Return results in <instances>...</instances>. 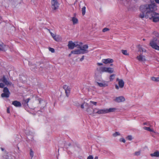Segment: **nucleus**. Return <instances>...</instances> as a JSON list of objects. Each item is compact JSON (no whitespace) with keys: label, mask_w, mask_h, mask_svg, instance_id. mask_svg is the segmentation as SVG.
Returning <instances> with one entry per match:
<instances>
[{"label":"nucleus","mask_w":159,"mask_h":159,"mask_svg":"<svg viewBox=\"0 0 159 159\" xmlns=\"http://www.w3.org/2000/svg\"><path fill=\"white\" fill-rule=\"evenodd\" d=\"M157 9V7L154 3L141 6L140 7L141 13L140 14L139 17L142 19L145 18H149L154 22H159V13L155 12Z\"/></svg>","instance_id":"f257e3e1"},{"label":"nucleus","mask_w":159,"mask_h":159,"mask_svg":"<svg viewBox=\"0 0 159 159\" xmlns=\"http://www.w3.org/2000/svg\"><path fill=\"white\" fill-rule=\"evenodd\" d=\"M149 44L152 48L159 51V46L157 45V39L156 38H153L150 41Z\"/></svg>","instance_id":"f03ea898"},{"label":"nucleus","mask_w":159,"mask_h":159,"mask_svg":"<svg viewBox=\"0 0 159 159\" xmlns=\"http://www.w3.org/2000/svg\"><path fill=\"white\" fill-rule=\"evenodd\" d=\"M79 43L78 46L77 47V48L80 49L83 54L88 53L89 52V51L87 50L88 48V46L87 45H84L82 46V43Z\"/></svg>","instance_id":"7ed1b4c3"},{"label":"nucleus","mask_w":159,"mask_h":159,"mask_svg":"<svg viewBox=\"0 0 159 159\" xmlns=\"http://www.w3.org/2000/svg\"><path fill=\"white\" fill-rule=\"evenodd\" d=\"M8 78H6L5 75H3L2 78L0 80L2 82L6 85L7 86L9 85H11L12 83L8 80Z\"/></svg>","instance_id":"20e7f679"},{"label":"nucleus","mask_w":159,"mask_h":159,"mask_svg":"<svg viewBox=\"0 0 159 159\" xmlns=\"http://www.w3.org/2000/svg\"><path fill=\"white\" fill-rule=\"evenodd\" d=\"M51 7L52 9L55 10L59 7V3L57 0H51Z\"/></svg>","instance_id":"39448f33"},{"label":"nucleus","mask_w":159,"mask_h":159,"mask_svg":"<svg viewBox=\"0 0 159 159\" xmlns=\"http://www.w3.org/2000/svg\"><path fill=\"white\" fill-rule=\"evenodd\" d=\"M79 44H78V42H75L73 43L72 41H70L68 42V46L69 49H74V48L75 47H77L78 46Z\"/></svg>","instance_id":"423d86ee"},{"label":"nucleus","mask_w":159,"mask_h":159,"mask_svg":"<svg viewBox=\"0 0 159 159\" xmlns=\"http://www.w3.org/2000/svg\"><path fill=\"white\" fill-rule=\"evenodd\" d=\"M125 100V98L124 97L122 96L116 97L114 99V101L115 102L118 103L124 102Z\"/></svg>","instance_id":"0eeeda50"},{"label":"nucleus","mask_w":159,"mask_h":159,"mask_svg":"<svg viewBox=\"0 0 159 159\" xmlns=\"http://www.w3.org/2000/svg\"><path fill=\"white\" fill-rule=\"evenodd\" d=\"M63 88L65 91V93L67 97H68L70 93V87L67 85H64Z\"/></svg>","instance_id":"6e6552de"},{"label":"nucleus","mask_w":159,"mask_h":159,"mask_svg":"<svg viewBox=\"0 0 159 159\" xmlns=\"http://www.w3.org/2000/svg\"><path fill=\"white\" fill-rule=\"evenodd\" d=\"M84 105L85 107H86V111L90 115L93 113L92 111L90 108V106L88 103H84Z\"/></svg>","instance_id":"1a4fd4ad"},{"label":"nucleus","mask_w":159,"mask_h":159,"mask_svg":"<svg viewBox=\"0 0 159 159\" xmlns=\"http://www.w3.org/2000/svg\"><path fill=\"white\" fill-rule=\"evenodd\" d=\"M8 48V46L5 45L3 43H0V51H5Z\"/></svg>","instance_id":"9d476101"},{"label":"nucleus","mask_w":159,"mask_h":159,"mask_svg":"<svg viewBox=\"0 0 159 159\" xmlns=\"http://www.w3.org/2000/svg\"><path fill=\"white\" fill-rule=\"evenodd\" d=\"M102 62L105 64L111 63L113 62L112 59L111 58H107L106 59H103L102 61Z\"/></svg>","instance_id":"9b49d317"},{"label":"nucleus","mask_w":159,"mask_h":159,"mask_svg":"<svg viewBox=\"0 0 159 159\" xmlns=\"http://www.w3.org/2000/svg\"><path fill=\"white\" fill-rule=\"evenodd\" d=\"M136 58L140 61H146L145 57L142 54L138 56Z\"/></svg>","instance_id":"f8f14e48"},{"label":"nucleus","mask_w":159,"mask_h":159,"mask_svg":"<svg viewBox=\"0 0 159 159\" xmlns=\"http://www.w3.org/2000/svg\"><path fill=\"white\" fill-rule=\"evenodd\" d=\"M12 104L16 107H20L21 106L20 102L17 101H13Z\"/></svg>","instance_id":"ddd939ff"},{"label":"nucleus","mask_w":159,"mask_h":159,"mask_svg":"<svg viewBox=\"0 0 159 159\" xmlns=\"http://www.w3.org/2000/svg\"><path fill=\"white\" fill-rule=\"evenodd\" d=\"M97 70L99 73H102L105 72V67L103 66L99 67L97 68Z\"/></svg>","instance_id":"4468645a"},{"label":"nucleus","mask_w":159,"mask_h":159,"mask_svg":"<svg viewBox=\"0 0 159 159\" xmlns=\"http://www.w3.org/2000/svg\"><path fill=\"white\" fill-rule=\"evenodd\" d=\"M71 53L74 54H82V52L80 49H76L71 51Z\"/></svg>","instance_id":"2eb2a0df"},{"label":"nucleus","mask_w":159,"mask_h":159,"mask_svg":"<svg viewBox=\"0 0 159 159\" xmlns=\"http://www.w3.org/2000/svg\"><path fill=\"white\" fill-rule=\"evenodd\" d=\"M105 72L111 73L114 72V69L110 67H105Z\"/></svg>","instance_id":"dca6fc26"},{"label":"nucleus","mask_w":159,"mask_h":159,"mask_svg":"<svg viewBox=\"0 0 159 159\" xmlns=\"http://www.w3.org/2000/svg\"><path fill=\"white\" fill-rule=\"evenodd\" d=\"M97 114H102L107 113L106 109H98V110L97 111Z\"/></svg>","instance_id":"f3484780"},{"label":"nucleus","mask_w":159,"mask_h":159,"mask_svg":"<svg viewBox=\"0 0 159 159\" xmlns=\"http://www.w3.org/2000/svg\"><path fill=\"white\" fill-rule=\"evenodd\" d=\"M96 83L98 86L101 87H106L108 85L107 82H104L103 83H99L97 82Z\"/></svg>","instance_id":"a211bd4d"},{"label":"nucleus","mask_w":159,"mask_h":159,"mask_svg":"<svg viewBox=\"0 0 159 159\" xmlns=\"http://www.w3.org/2000/svg\"><path fill=\"white\" fill-rule=\"evenodd\" d=\"M150 156L152 157H159V152L156 151L153 153H151Z\"/></svg>","instance_id":"6ab92c4d"},{"label":"nucleus","mask_w":159,"mask_h":159,"mask_svg":"<svg viewBox=\"0 0 159 159\" xmlns=\"http://www.w3.org/2000/svg\"><path fill=\"white\" fill-rule=\"evenodd\" d=\"M116 109L115 108H111L109 109H106V113H108L111 112H113L115 111Z\"/></svg>","instance_id":"aec40b11"},{"label":"nucleus","mask_w":159,"mask_h":159,"mask_svg":"<svg viewBox=\"0 0 159 159\" xmlns=\"http://www.w3.org/2000/svg\"><path fill=\"white\" fill-rule=\"evenodd\" d=\"M118 84L120 88H123L124 85V82L123 80H120L118 82Z\"/></svg>","instance_id":"412c9836"},{"label":"nucleus","mask_w":159,"mask_h":159,"mask_svg":"<svg viewBox=\"0 0 159 159\" xmlns=\"http://www.w3.org/2000/svg\"><path fill=\"white\" fill-rule=\"evenodd\" d=\"M10 94L8 93H4L1 94V97L2 98H8L9 97Z\"/></svg>","instance_id":"4be33fe9"},{"label":"nucleus","mask_w":159,"mask_h":159,"mask_svg":"<svg viewBox=\"0 0 159 159\" xmlns=\"http://www.w3.org/2000/svg\"><path fill=\"white\" fill-rule=\"evenodd\" d=\"M151 80L157 82L159 81V77H153L151 78Z\"/></svg>","instance_id":"5701e85b"},{"label":"nucleus","mask_w":159,"mask_h":159,"mask_svg":"<svg viewBox=\"0 0 159 159\" xmlns=\"http://www.w3.org/2000/svg\"><path fill=\"white\" fill-rule=\"evenodd\" d=\"M72 21L73 24H77L78 23V20L77 18L75 17H73L72 19Z\"/></svg>","instance_id":"b1692460"},{"label":"nucleus","mask_w":159,"mask_h":159,"mask_svg":"<svg viewBox=\"0 0 159 159\" xmlns=\"http://www.w3.org/2000/svg\"><path fill=\"white\" fill-rule=\"evenodd\" d=\"M53 39L56 41H59L61 40V38L60 36L56 35V36Z\"/></svg>","instance_id":"393cba45"},{"label":"nucleus","mask_w":159,"mask_h":159,"mask_svg":"<svg viewBox=\"0 0 159 159\" xmlns=\"http://www.w3.org/2000/svg\"><path fill=\"white\" fill-rule=\"evenodd\" d=\"M30 100V98H28L24 101V105L25 106H28V103L29 102Z\"/></svg>","instance_id":"a878e982"},{"label":"nucleus","mask_w":159,"mask_h":159,"mask_svg":"<svg viewBox=\"0 0 159 159\" xmlns=\"http://www.w3.org/2000/svg\"><path fill=\"white\" fill-rule=\"evenodd\" d=\"M3 92L5 93H8L10 94V92L8 89L7 87H4L3 90Z\"/></svg>","instance_id":"bb28decb"},{"label":"nucleus","mask_w":159,"mask_h":159,"mask_svg":"<svg viewBox=\"0 0 159 159\" xmlns=\"http://www.w3.org/2000/svg\"><path fill=\"white\" fill-rule=\"evenodd\" d=\"M143 129L145 130H148L150 132H153V130L152 129H151L149 127H144L143 128Z\"/></svg>","instance_id":"cd10ccee"},{"label":"nucleus","mask_w":159,"mask_h":159,"mask_svg":"<svg viewBox=\"0 0 159 159\" xmlns=\"http://www.w3.org/2000/svg\"><path fill=\"white\" fill-rule=\"evenodd\" d=\"M115 74H112L110 76V81H112L113 79H114L115 77Z\"/></svg>","instance_id":"c85d7f7f"},{"label":"nucleus","mask_w":159,"mask_h":159,"mask_svg":"<svg viewBox=\"0 0 159 159\" xmlns=\"http://www.w3.org/2000/svg\"><path fill=\"white\" fill-rule=\"evenodd\" d=\"M122 52V53L125 55H128L129 53L127 52V51L126 50H121Z\"/></svg>","instance_id":"c756f323"},{"label":"nucleus","mask_w":159,"mask_h":159,"mask_svg":"<svg viewBox=\"0 0 159 159\" xmlns=\"http://www.w3.org/2000/svg\"><path fill=\"white\" fill-rule=\"evenodd\" d=\"M85 9H86V7H84L82 8V14L83 15H84L85 14Z\"/></svg>","instance_id":"7c9ffc66"},{"label":"nucleus","mask_w":159,"mask_h":159,"mask_svg":"<svg viewBox=\"0 0 159 159\" xmlns=\"http://www.w3.org/2000/svg\"><path fill=\"white\" fill-rule=\"evenodd\" d=\"M120 134L119 132H116L115 133L113 134V136L114 137H116L117 136L120 135Z\"/></svg>","instance_id":"2f4dec72"},{"label":"nucleus","mask_w":159,"mask_h":159,"mask_svg":"<svg viewBox=\"0 0 159 159\" xmlns=\"http://www.w3.org/2000/svg\"><path fill=\"white\" fill-rule=\"evenodd\" d=\"M153 34L156 37H159V33L157 31H154L153 32Z\"/></svg>","instance_id":"473e14b6"},{"label":"nucleus","mask_w":159,"mask_h":159,"mask_svg":"<svg viewBox=\"0 0 159 159\" xmlns=\"http://www.w3.org/2000/svg\"><path fill=\"white\" fill-rule=\"evenodd\" d=\"M48 30L49 31L51 36L53 38H54L56 36V34H53L52 33L50 32V30Z\"/></svg>","instance_id":"72a5a7b5"},{"label":"nucleus","mask_w":159,"mask_h":159,"mask_svg":"<svg viewBox=\"0 0 159 159\" xmlns=\"http://www.w3.org/2000/svg\"><path fill=\"white\" fill-rule=\"evenodd\" d=\"M139 50L140 52H146V50L145 49L141 47L139 48Z\"/></svg>","instance_id":"f704fd0d"},{"label":"nucleus","mask_w":159,"mask_h":159,"mask_svg":"<svg viewBox=\"0 0 159 159\" xmlns=\"http://www.w3.org/2000/svg\"><path fill=\"white\" fill-rule=\"evenodd\" d=\"M34 152L32 149L30 150V155L31 158H32L34 156Z\"/></svg>","instance_id":"c9c22d12"},{"label":"nucleus","mask_w":159,"mask_h":159,"mask_svg":"<svg viewBox=\"0 0 159 159\" xmlns=\"http://www.w3.org/2000/svg\"><path fill=\"white\" fill-rule=\"evenodd\" d=\"M141 153V151H136L134 153V155L136 156L139 155Z\"/></svg>","instance_id":"e433bc0d"},{"label":"nucleus","mask_w":159,"mask_h":159,"mask_svg":"<svg viewBox=\"0 0 159 159\" xmlns=\"http://www.w3.org/2000/svg\"><path fill=\"white\" fill-rule=\"evenodd\" d=\"M126 139L128 140L131 141L132 139V136L131 135H129L127 137Z\"/></svg>","instance_id":"4c0bfd02"},{"label":"nucleus","mask_w":159,"mask_h":159,"mask_svg":"<svg viewBox=\"0 0 159 159\" xmlns=\"http://www.w3.org/2000/svg\"><path fill=\"white\" fill-rule=\"evenodd\" d=\"M96 110H98V109L96 108L93 109L92 111L93 113L94 114L97 113V111H96Z\"/></svg>","instance_id":"58836bf2"},{"label":"nucleus","mask_w":159,"mask_h":159,"mask_svg":"<svg viewBox=\"0 0 159 159\" xmlns=\"http://www.w3.org/2000/svg\"><path fill=\"white\" fill-rule=\"evenodd\" d=\"M109 30V29L107 28H105L102 30V31L103 32H106L107 31H108Z\"/></svg>","instance_id":"ea45409f"},{"label":"nucleus","mask_w":159,"mask_h":159,"mask_svg":"<svg viewBox=\"0 0 159 159\" xmlns=\"http://www.w3.org/2000/svg\"><path fill=\"white\" fill-rule=\"evenodd\" d=\"M49 50L51 51L52 52H55V50L54 48H49Z\"/></svg>","instance_id":"a19ab883"},{"label":"nucleus","mask_w":159,"mask_h":159,"mask_svg":"<svg viewBox=\"0 0 159 159\" xmlns=\"http://www.w3.org/2000/svg\"><path fill=\"white\" fill-rule=\"evenodd\" d=\"M120 141L121 142H123V143H125V139L123 138H120Z\"/></svg>","instance_id":"79ce46f5"},{"label":"nucleus","mask_w":159,"mask_h":159,"mask_svg":"<svg viewBox=\"0 0 159 159\" xmlns=\"http://www.w3.org/2000/svg\"><path fill=\"white\" fill-rule=\"evenodd\" d=\"M5 86V85L3 83H0V88H3Z\"/></svg>","instance_id":"37998d69"},{"label":"nucleus","mask_w":159,"mask_h":159,"mask_svg":"<svg viewBox=\"0 0 159 159\" xmlns=\"http://www.w3.org/2000/svg\"><path fill=\"white\" fill-rule=\"evenodd\" d=\"M93 159V156L92 155H89V156L88 157H87V159Z\"/></svg>","instance_id":"c03bdc74"},{"label":"nucleus","mask_w":159,"mask_h":159,"mask_svg":"<svg viewBox=\"0 0 159 159\" xmlns=\"http://www.w3.org/2000/svg\"><path fill=\"white\" fill-rule=\"evenodd\" d=\"M90 102L92 103V104H93V105H96L97 103V102H96L90 101Z\"/></svg>","instance_id":"a18cd8bd"},{"label":"nucleus","mask_w":159,"mask_h":159,"mask_svg":"<svg viewBox=\"0 0 159 159\" xmlns=\"http://www.w3.org/2000/svg\"><path fill=\"white\" fill-rule=\"evenodd\" d=\"M83 103V104H81V108L82 109H84V106H85V105H84V103Z\"/></svg>","instance_id":"49530a36"},{"label":"nucleus","mask_w":159,"mask_h":159,"mask_svg":"<svg viewBox=\"0 0 159 159\" xmlns=\"http://www.w3.org/2000/svg\"><path fill=\"white\" fill-rule=\"evenodd\" d=\"M144 125H150V124L148 122H144L143 123Z\"/></svg>","instance_id":"de8ad7c7"},{"label":"nucleus","mask_w":159,"mask_h":159,"mask_svg":"<svg viewBox=\"0 0 159 159\" xmlns=\"http://www.w3.org/2000/svg\"><path fill=\"white\" fill-rule=\"evenodd\" d=\"M84 59V56H82V57L80 59V61H82Z\"/></svg>","instance_id":"09e8293b"},{"label":"nucleus","mask_w":159,"mask_h":159,"mask_svg":"<svg viewBox=\"0 0 159 159\" xmlns=\"http://www.w3.org/2000/svg\"><path fill=\"white\" fill-rule=\"evenodd\" d=\"M7 113H10V110H9V107L7 108Z\"/></svg>","instance_id":"8fccbe9b"},{"label":"nucleus","mask_w":159,"mask_h":159,"mask_svg":"<svg viewBox=\"0 0 159 159\" xmlns=\"http://www.w3.org/2000/svg\"><path fill=\"white\" fill-rule=\"evenodd\" d=\"M97 64L98 66H102L103 65V64L102 63H97Z\"/></svg>","instance_id":"3c124183"},{"label":"nucleus","mask_w":159,"mask_h":159,"mask_svg":"<svg viewBox=\"0 0 159 159\" xmlns=\"http://www.w3.org/2000/svg\"><path fill=\"white\" fill-rule=\"evenodd\" d=\"M115 88L116 89H119V87L117 85H115Z\"/></svg>","instance_id":"603ef678"},{"label":"nucleus","mask_w":159,"mask_h":159,"mask_svg":"<svg viewBox=\"0 0 159 159\" xmlns=\"http://www.w3.org/2000/svg\"><path fill=\"white\" fill-rule=\"evenodd\" d=\"M155 1L157 3L159 4V0H155Z\"/></svg>","instance_id":"864d4df0"},{"label":"nucleus","mask_w":159,"mask_h":159,"mask_svg":"<svg viewBox=\"0 0 159 159\" xmlns=\"http://www.w3.org/2000/svg\"><path fill=\"white\" fill-rule=\"evenodd\" d=\"M116 81H118V82L120 81V80H122V79H119V78H117L116 79Z\"/></svg>","instance_id":"5fc2aeb1"},{"label":"nucleus","mask_w":159,"mask_h":159,"mask_svg":"<svg viewBox=\"0 0 159 159\" xmlns=\"http://www.w3.org/2000/svg\"><path fill=\"white\" fill-rule=\"evenodd\" d=\"M157 45H159V40H158L157 39Z\"/></svg>","instance_id":"6e6d98bb"},{"label":"nucleus","mask_w":159,"mask_h":159,"mask_svg":"<svg viewBox=\"0 0 159 159\" xmlns=\"http://www.w3.org/2000/svg\"><path fill=\"white\" fill-rule=\"evenodd\" d=\"M94 159H98V157L96 156L95 158Z\"/></svg>","instance_id":"4d7b16f0"},{"label":"nucleus","mask_w":159,"mask_h":159,"mask_svg":"<svg viewBox=\"0 0 159 159\" xmlns=\"http://www.w3.org/2000/svg\"><path fill=\"white\" fill-rule=\"evenodd\" d=\"M1 149L2 151H3L4 150V148H1Z\"/></svg>","instance_id":"13d9d810"},{"label":"nucleus","mask_w":159,"mask_h":159,"mask_svg":"<svg viewBox=\"0 0 159 159\" xmlns=\"http://www.w3.org/2000/svg\"><path fill=\"white\" fill-rule=\"evenodd\" d=\"M150 1L152 2H153L154 1V0H150Z\"/></svg>","instance_id":"bf43d9fd"},{"label":"nucleus","mask_w":159,"mask_h":159,"mask_svg":"<svg viewBox=\"0 0 159 159\" xmlns=\"http://www.w3.org/2000/svg\"><path fill=\"white\" fill-rule=\"evenodd\" d=\"M25 133L26 134H29V133H27V132L26 131L25 132Z\"/></svg>","instance_id":"052dcab7"},{"label":"nucleus","mask_w":159,"mask_h":159,"mask_svg":"<svg viewBox=\"0 0 159 159\" xmlns=\"http://www.w3.org/2000/svg\"><path fill=\"white\" fill-rule=\"evenodd\" d=\"M71 54H72V53H70V54H69V57H70V56H71Z\"/></svg>","instance_id":"680f3d73"},{"label":"nucleus","mask_w":159,"mask_h":159,"mask_svg":"<svg viewBox=\"0 0 159 159\" xmlns=\"http://www.w3.org/2000/svg\"><path fill=\"white\" fill-rule=\"evenodd\" d=\"M145 39H143V40L145 41Z\"/></svg>","instance_id":"e2e57ef3"},{"label":"nucleus","mask_w":159,"mask_h":159,"mask_svg":"<svg viewBox=\"0 0 159 159\" xmlns=\"http://www.w3.org/2000/svg\"><path fill=\"white\" fill-rule=\"evenodd\" d=\"M112 65H113V64H111L110 65H111V66H112Z\"/></svg>","instance_id":"0e129e2a"},{"label":"nucleus","mask_w":159,"mask_h":159,"mask_svg":"<svg viewBox=\"0 0 159 159\" xmlns=\"http://www.w3.org/2000/svg\"><path fill=\"white\" fill-rule=\"evenodd\" d=\"M32 158H31V159H32Z\"/></svg>","instance_id":"69168bd1"}]
</instances>
